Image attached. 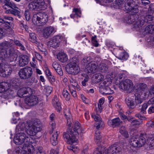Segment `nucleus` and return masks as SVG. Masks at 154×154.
<instances>
[{"mask_svg": "<svg viewBox=\"0 0 154 154\" xmlns=\"http://www.w3.org/2000/svg\"><path fill=\"white\" fill-rule=\"evenodd\" d=\"M64 113L68 129L66 132L63 133V138L67 143L72 144L77 141L79 135L83 133L84 131L78 121L75 122L73 129H71L70 128L72 127L73 122L71 114L69 110L67 109L65 110Z\"/></svg>", "mask_w": 154, "mask_h": 154, "instance_id": "obj_1", "label": "nucleus"}, {"mask_svg": "<svg viewBox=\"0 0 154 154\" xmlns=\"http://www.w3.org/2000/svg\"><path fill=\"white\" fill-rule=\"evenodd\" d=\"M31 138L26 136L25 133L20 132L16 134L14 140L17 145H20L24 143L22 148L21 152L22 154H33L35 151L34 148L32 145L33 142L30 140Z\"/></svg>", "mask_w": 154, "mask_h": 154, "instance_id": "obj_2", "label": "nucleus"}, {"mask_svg": "<svg viewBox=\"0 0 154 154\" xmlns=\"http://www.w3.org/2000/svg\"><path fill=\"white\" fill-rule=\"evenodd\" d=\"M126 0H116V4L118 6V8L123 9L128 11L130 14L134 15L137 13L139 10L138 5L135 4L134 2H126Z\"/></svg>", "mask_w": 154, "mask_h": 154, "instance_id": "obj_3", "label": "nucleus"}, {"mask_svg": "<svg viewBox=\"0 0 154 154\" xmlns=\"http://www.w3.org/2000/svg\"><path fill=\"white\" fill-rule=\"evenodd\" d=\"M26 125H27L28 128L26 130V132L29 135L27 136H29L31 138H32L30 136H35L38 132L40 131L41 129V122L38 119L34 120L30 122L29 123H27ZM32 140V138L30 139V140Z\"/></svg>", "mask_w": 154, "mask_h": 154, "instance_id": "obj_4", "label": "nucleus"}, {"mask_svg": "<svg viewBox=\"0 0 154 154\" xmlns=\"http://www.w3.org/2000/svg\"><path fill=\"white\" fill-rule=\"evenodd\" d=\"M79 65V60L76 57L72 58L70 60L69 63L67 65V72L73 75L77 74L80 70Z\"/></svg>", "mask_w": 154, "mask_h": 154, "instance_id": "obj_5", "label": "nucleus"}, {"mask_svg": "<svg viewBox=\"0 0 154 154\" xmlns=\"http://www.w3.org/2000/svg\"><path fill=\"white\" fill-rule=\"evenodd\" d=\"M48 20V17L45 13L39 12L34 14L32 18L33 23L40 26L45 24Z\"/></svg>", "mask_w": 154, "mask_h": 154, "instance_id": "obj_6", "label": "nucleus"}, {"mask_svg": "<svg viewBox=\"0 0 154 154\" xmlns=\"http://www.w3.org/2000/svg\"><path fill=\"white\" fill-rule=\"evenodd\" d=\"M0 58V76L4 77H7L10 75L12 72V65L5 64Z\"/></svg>", "mask_w": 154, "mask_h": 154, "instance_id": "obj_7", "label": "nucleus"}, {"mask_svg": "<svg viewBox=\"0 0 154 154\" xmlns=\"http://www.w3.org/2000/svg\"><path fill=\"white\" fill-rule=\"evenodd\" d=\"M146 134H141L140 140L143 141L140 142L138 139L137 136H134L130 139V144L134 147H140L144 145L146 143Z\"/></svg>", "mask_w": 154, "mask_h": 154, "instance_id": "obj_8", "label": "nucleus"}, {"mask_svg": "<svg viewBox=\"0 0 154 154\" xmlns=\"http://www.w3.org/2000/svg\"><path fill=\"white\" fill-rule=\"evenodd\" d=\"M119 86L120 89L129 92L133 90L134 87L132 81L128 79L120 82Z\"/></svg>", "mask_w": 154, "mask_h": 154, "instance_id": "obj_9", "label": "nucleus"}, {"mask_svg": "<svg viewBox=\"0 0 154 154\" xmlns=\"http://www.w3.org/2000/svg\"><path fill=\"white\" fill-rule=\"evenodd\" d=\"M63 40L65 42H66L65 38L63 36H56L47 42V45L48 47H52L54 48H55L59 46L60 42Z\"/></svg>", "mask_w": 154, "mask_h": 154, "instance_id": "obj_10", "label": "nucleus"}, {"mask_svg": "<svg viewBox=\"0 0 154 154\" xmlns=\"http://www.w3.org/2000/svg\"><path fill=\"white\" fill-rule=\"evenodd\" d=\"M18 73L20 78L25 79L31 77L33 73V71L30 67L26 66L21 69Z\"/></svg>", "mask_w": 154, "mask_h": 154, "instance_id": "obj_11", "label": "nucleus"}, {"mask_svg": "<svg viewBox=\"0 0 154 154\" xmlns=\"http://www.w3.org/2000/svg\"><path fill=\"white\" fill-rule=\"evenodd\" d=\"M16 55L14 50L11 49L2 51V52L0 53V58L2 60V58L5 60L8 59L11 61L13 60L15 57Z\"/></svg>", "mask_w": 154, "mask_h": 154, "instance_id": "obj_12", "label": "nucleus"}, {"mask_svg": "<svg viewBox=\"0 0 154 154\" xmlns=\"http://www.w3.org/2000/svg\"><path fill=\"white\" fill-rule=\"evenodd\" d=\"M40 101L38 97L35 95L27 97L25 99L26 104L29 106H33L37 104Z\"/></svg>", "mask_w": 154, "mask_h": 154, "instance_id": "obj_13", "label": "nucleus"}, {"mask_svg": "<svg viewBox=\"0 0 154 154\" xmlns=\"http://www.w3.org/2000/svg\"><path fill=\"white\" fill-rule=\"evenodd\" d=\"M121 150V148L119 146L114 144L106 149H105V154H117Z\"/></svg>", "mask_w": 154, "mask_h": 154, "instance_id": "obj_14", "label": "nucleus"}, {"mask_svg": "<svg viewBox=\"0 0 154 154\" xmlns=\"http://www.w3.org/2000/svg\"><path fill=\"white\" fill-rule=\"evenodd\" d=\"M96 62H91L86 65L85 71L88 73H94L98 70Z\"/></svg>", "mask_w": 154, "mask_h": 154, "instance_id": "obj_15", "label": "nucleus"}, {"mask_svg": "<svg viewBox=\"0 0 154 154\" xmlns=\"http://www.w3.org/2000/svg\"><path fill=\"white\" fill-rule=\"evenodd\" d=\"M33 93L32 89L29 87H24L20 88L18 91L17 94L20 97H23L24 94L31 95Z\"/></svg>", "mask_w": 154, "mask_h": 154, "instance_id": "obj_16", "label": "nucleus"}, {"mask_svg": "<svg viewBox=\"0 0 154 154\" xmlns=\"http://www.w3.org/2000/svg\"><path fill=\"white\" fill-rule=\"evenodd\" d=\"M54 31V28L51 26L44 28L43 30V37L46 38H48L53 34Z\"/></svg>", "mask_w": 154, "mask_h": 154, "instance_id": "obj_17", "label": "nucleus"}, {"mask_svg": "<svg viewBox=\"0 0 154 154\" xmlns=\"http://www.w3.org/2000/svg\"><path fill=\"white\" fill-rule=\"evenodd\" d=\"M28 57L26 55L20 56L18 60V64L20 66H24L26 65L29 62Z\"/></svg>", "mask_w": 154, "mask_h": 154, "instance_id": "obj_18", "label": "nucleus"}, {"mask_svg": "<svg viewBox=\"0 0 154 154\" xmlns=\"http://www.w3.org/2000/svg\"><path fill=\"white\" fill-rule=\"evenodd\" d=\"M57 58L59 61L63 63L66 62L68 60L67 55L63 52H60L58 54Z\"/></svg>", "mask_w": 154, "mask_h": 154, "instance_id": "obj_19", "label": "nucleus"}, {"mask_svg": "<svg viewBox=\"0 0 154 154\" xmlns=\"http://www.w3.org/2000/svg\"><path fill=\"white\" fill-rule=\"evenodd\" d=\"M121 122L119 118H115L112 120H109L108 121V124L109 126L112 127H115L119 126Z\"/></svg>", "mask_w": 154, "mask_h": 154, "instance_id": "obj_20", "label": "nucleus"}, {"mask_svg": "<svg viewBox=\"0 0 154 154\" xmlns=\"http://www.w3.org/2000/svg\"><path fill=\"white\" fill-rule=\"evenodd\" d=\"M52 104L58 112H60L61 109L60 104L56 96H54L52 100Z\"/></svg>", "mask_w": 154, "mask_h": 154, "instance_id": "obj_21", "label": "nucleus"}, {"mask_svg": "<svg viewBox=\"0 0 154 154\" xmlns=\"http://www.w3.org/2000/svg\"><path fill=\"white\" fill-rule=\"evenodd\" d=\"M52 66L58 74L60 76L63 75V72L61 66L58 63L54 62L53 63Z\"/></svg>", "mask_w": 154, "mask_h": 154, "instance_id": "obj_22", "label": "nucleus"}, {"mask_svg": "<svg viewBox=\"0 0 154 154\" xmlns=\"http://www.w3.org/2000/svg\"><path fill=\"white\" fill-rule=\"evenodd\" d=\"M11 46V44L10 42L5 41L2 43L0 45V53L2 51L8 50Z\"/></svg>", "mask_w": 154, "mask_h": 154, "instance_id": "obj_23", "label": "nucleus"}, {"mask_svg": "<svg viewBox=\"0 0 154 154\" xmlns=\"http://www.w3.org/2000/svg\"><path fill=\"white\" fill-rule=\"evenodd\" d=\"M92 117L94 119L96 122V125H98L96 126V128L97 129H99L101 126V125L103 124V122L101 121V119L100 116L98 114H96V115H92Z\"/></svg>", "mask_w": 154, "mask_h": 154, "instance_id": "obj_24", "label": "nucleus"}, {"mask_svg": "<svg viewBox=\"0 0 154 154\" xmlns=\"http://www.w3.org/2000/svg\"><path fill=\"white\" fill-rule=\"evenodd\" d=\"M147 146V147L150 149L154 148V138L153 137H149L145 143Z\"/></svg>", "mask_w": 154, "mask_h": 154, "instance_id": "obj_25", "label": "nucleus"}, {"mask_svg": "<svg viewBox=\"0 0 154 154\" xmlns=\"http://www.w3.org/2000/svg\"><path fill=\"white\" fill-rule=\"evenodd\" d=\"M57 132V131L54 132L50 138V142L52 145L54 146H56L58 143Z\"/></svg>", "mask_w": 154, "mask_h": 154, "instance_id": "obj_26", "label": "nucleus"}, {"mask_svg": "<svg viewBox=\"0 0 154 154\" xmlns=\"http://www.w3.org/2000/svg\"><path fill=\"white\" fill-rule=\"evenodd\" d=\"M126 103L128 106L130 108H134L135 104L134 99L132 98H127L126 99Z\"/></svg>", "mask_w": 154, "mask_h": 154, "instance_id": "obj_27", "label": "nucleus"}, {"mask_svg": "<svg viewBox=\"0 0 154 154\" xmlns=\"http://www.w3.org/2000/svg\"><path fill=\"white\" fill-rule=\"evenodd\" d=\"M9 88V84L7 82L0 83V93L3 92Z\"/></svg>", "mask_w": 154, "mask_h": 154, "instance_id": "obj_28", "label": "nucleus"}, {"mask_svg": "<svg viewBox=\"0 0 154 154\" xmlns=\"http://www.w3.org/2000/svg\"><path fill=\"white\" fill-rule=\"evenodd\" d=\"M146 85L144 83H140L137 85V92L139 93L144 92L148 89Z\"/></svg>", "mask_w": 154, "mask_h": 154, "instance_id": "obj_29", "label": "nucleus"}, {"mask_svg": "<svg viewBox=\"0 0 154 154\" xmlns=\"http://www.w3.org/2000/svg\"><path fill=\"white\" fill-rule=\"evenodd\" d=\"M4 92L3 96L5 99H8L12 97L14 93L13 91L8 89Z\"/></svg>", "mask_w": 154, "mask_h": 154, "instance_id": "obj_30", "label": "nucleus"}, {"mask_svg": "<svg viewBox=\"0 0 154 154\" xmlns=\"http://www.w3.org/2000/svg\"><path fill=\"white\" fill-rule=\"evenodd\" d=\"M94 140L97 143H99L102 142L101 136L100 131H96L95 133Z\"/></svg>", "mask_w": 154, "mask_h": 154, "instance_id": "obj_31", "label": "nucleus"}, {"mask_svg": "<svg viewBox=\"0 0 154 154\" xmlns=\"http://www.w3.org/2000/svg\"><path fill=\"white\" fill-rule=\"evenodd\" d=\"M37 7L35 1H34L29 3L28 6L29 9L31 11L37 10L38 9Z\"/></svg>", "mask_w": 154, "mask_h": 154, "instance_id": "obj_32", "label": "nucleus"}, {"mask_svg": "<svg viewBox=\"0 0 154 154\" xmlns=\"http://www.w3.org/2000/svg\"><path fill=\"white\" fill-rule=\"evenodd\" d=\"M0 23H2V25L4 27V28L5 30L9 29L10 27V22L8 21L4 20L3 19H1L0 17Z\"/></svg>", "mask_w": 154, "mask_h": 154, "instance_id": "obj_33", "label": "nucleus"}, {"mask_svg": "<svg viewBox=\"0 0 154 154\" xmlns=\"http://www.w3.org/2000/svg\"><path fill=\"white\" fill-rule=\"evenodd\" d=\"M108 86V85L105 82H101L100 83V91L103 94H103V92L104 91L107 90L106 88Z\"/></svg>", "mask_w": 154, "mask_h": 154, "instance_id": "obj_34", "label": "nucleus"}, {"mask_svg": "<svg viewBox=\"0 0 154 154\" xmlns=\"http://www.w3.org/2000/svg\"><path fill=\"white\" fill-rule=\"evenodd\" d=\"M119 132L125 137L128 138L129 137V134L124 126H122L120 127Z\"/></svg>", "mask_w": 154, "mask_h": 154, "instance_id": "obj_35", "label": "nucleus"}, {"mask_svg": "<svg viewBox=\"0 0 154 154\" xmlns=\"http://www.w3.org/2000/svg\"><path fill=\"white\" fill-rule=\"evenodd\" d=\"M29 123V122H27L26 123H19L16 127V129L22 131L23 130L24 128H26V130L27 128V125H26L27 123Z\"/></svg>", "mask_w": 154, "mask_h": 154, "instance_id": "obj_36", "label": "nucleus"}, {"mask_svg": "<svg viewBox=\"0 0 154 154\" xmlns=\"http://www.w3.org/2000/svg\"><path fill=\"white\" fill-rule=\"evenodd\" d=\"M98 70L102 72L106 71L108 69V67L105 64L103 63H101L99 65L97 68Z\"/></svg>", "mask_w": 154, "mask_h": 154, "instance_id": "obj_37", "label": "nucleus"}, {"mask_svg": "<svg viewBox=\"0 0 154 154\" xmlns=\"http://www.w3.org/2000/svg\"><path fill=\"white\" fill-rule=\"evenodd\" d=\"M145 31L146 33H152L154 31V25L151 24L147 26L145 28Z\"/></svg>", "mask_w": 154, "mask_h": 154, "instance_id": "obj_38", "label": "nucleus"}, {"mask_svg": "<svg viewBox=\"0 0 154 154\" xmlns=\"http://www.w3.org/2000/svg\"><path fill=\"white\" fill-rule=\"evenodd\" d=\"M95 81L96 82H99L102 80L104 78V76L98 73L94 75Z\"/></svg>", "mask_w": 154, "mask_h": 154, "instance_id": "obj_39", "label": "nucleus"}, {"mask_svg": "<svg viewBox=\"0 0 154 154\" xmlns=\"http://www.w3.org/2000/svg\"><path fill=\"white\" fill-rule=\"evenodd\" d=\"M94 154H105V148L99 147L94 151Z\"/></svg>", "mask_w": 154, "mask_h": 154, "instance_id": "obj_40", "label": "nucleus"}, {"mask_svg": "<svg viewBox=\"0 0 154 154\" xmlns=\"http://www.w3.org/2000/svg\"><path fill=\"white\" fill-rule=\"evenodd\" d=\"M128 55L125 52H122L120 53L117 57L119 60H125L128 59Z\"/></svg>", "mask_w": 154, "mask_h": 154, "instance_id": "obj_41", "label": "nucleus"}, {"mask_svg": "<svg viewBox=\"0 0 154 154\" xmlns=\"http://www.w3.org/2000/svg\"><path fill=\"white\" fill-rule=\"evenodd\" d=\"M140 94H137V95H135V99H134L135 105L141 103L143 102L142 99L140 96Z\"/></svg>", "mask_w": 154, "mask_h": 154, "instance_id": "obj_42", "label": "nucleus"}, {"mask_svg": "<svg viewBox=\"0 0 154 154\" xmlns=\"http://www.w3.org/2000/svg\"><path fill=\"white\" fill-rule=\"evenodd\" d=\"M62 94L66 100L68 101L70 100V95L66 90L64 89L63 90Z\"/></svg>", "mask_w": 154, "mask_h": 154, "instance_id": "obj_43", "label": "nucleus"}, {"mask_svg": "<svg viewBox=\"0 0 154 154\" xmlns=\"http://www.w3.org/2000/svg\"><path fill=\"white\" fill-rule=\"evenodd\" d=\"M141 97L143 99H146L149 97L150 94L149 91L147 90L145 91L144 92H143L141 93Z\"/></svg>", "mask_w": 154, "mask_h": 154, "instance_id": "obj_44", "label": "nucleus"}, {"mask_svg": "<svg viewBox=\"0 0 154 154\" xmlns=\"http://www.w3.org/2000/svg\"><path fill=\"white\" fill-rule=\"evenodd\" d=\"M5 5L7 6L9 8H10L13 9L17 8V7L15 4L13 2L9 1L5 2Z\"/></svg>", "mask_w": 154, "mask_h": 154, "instance_id": "obj_45", "label": "nucleus"}, {"mask_svg": "<svg viewBox=\"0 0 154 154\" xmlns=\"http://www.w3.org/2000/svg\"><path fill=\"white\" fill-rule=\"evenodd\" d=\"M144 23V22L143 20H139L134 24V27L135 28L141 27L143 25Z\"/></svg>", "mask_w": 154, "mask_h": 154, "instance_id": "obj_46", "label": "nucleus"}, {"mask_svg": "<svg viewBox=\"0 0 154 154\" xmlns=\"http://www.w3.org/2000/svg\"><path fill=\"white\" fill-rule=\"evenodd\" d=\"M35 2L38 6V9L41 8L42 6L45 5V2L44 0H37Z\"/></svg>", "mask_w": 154, "mask_h": 154, "instance_id": "obj_47", "label": "nucleus"}, {"mask_svg": "<svg viewBox=\"0 0 154 154\" xmlns=\"http://www.w3.org/2000/svg\"><path fill=\"white\" fill-rule=\"evenodd\" d=\"M30 38L29 40L32 42L35 43L36 41V38L35 35L33 33H30L29 34Z\"/></svg>", "mask_w": 154, "mask_h": 154, "instance_id": "obj_48", "label": "nucleus"}, {"mask_svg": "<svg viewBox=\"0 0 154 154\" xmlns=\"http://www.w3.org/2000/svg\"><path fill=\"white\" fill-rule=\"evenodd\" d=\"M148 106L147 103H145L141 106L140 109V112L142 113L145 114L146 112V110Z\"/></svg>", "mask_w": 154, "mask_h": 154, "instance_id": "obj_49", "label": "nucleus"}, {"mask_svg": "<svg viewBox=\"0 0 154 154\" xmlns=\"http://www.w3.org/2000/svg\"><path fill=\"white\" fill-rule=\"evenodd\" d=\"M14 43L15 45L18 46L22 50H24L25 49V47L23 44L18 40H16L14 42Z\"/></svg>", "mask_w": 154, "mask_h": 154, "instance_id": "obj_50", "label": "nucleus"}, {"mask_svg": "<svg viewBox=\"0 0 154 154\" xmlns=\"http://www.w3.org/2000/svg\"><path fill=\"white\" fill-rule=\"evenodd\" d=\"M70 83L74 87H76L78 88V85L76 81L73 78H71L70 80Z\"/></svg>", "mask_w": 154, "mask_h": 154, "instance_id": "obj_51", "label": "nucleus"}, {"mask_svg": "<svg viewBox=\"0 0 154 154\" xmlns=\"http://www.w3.org/2000/svg\"><path fill=\"white\" fill-rule=\"evenodd\" d=\"M10 13L15 16L18 17H20V12L17 10L14 9L11 10L10 11Z\"/></svg>", "mask_w": 154, "mask_h": 154, "instance_id": "obj_52", "label": "nucleus"}, {"mask_svg": "<svg viewBox=\"0 0 154 154\" xmlns=\"http://www.w3.org/2000/svg\"><path fill=\"white\" fill-rule=\"evenodd\" d=\"M97 36L95 35L94 36L92 37L91 41L92 43L95 47H97L98 46V44L96 40Z\"/></svg>", "mask_w": 154, "mask_h": 154, "instance_id": "obj_53", "label": "nucleus"}, {"mask_svg": "<svg viewBox=\"0 0 154 154\" xmlns=\"http://www.w3.org/2000/svg\"><path fill=\"white\" fill-rule=\"evenodd\" d=\"M44 91L48 94H50L52 91V88L49 86H45Z\"/></svg>", "mask_w": 154, "mask_h": 154, "instance_id": "obj_54", "label": "nucleus"}, {"mask_svg": "<svg viewBox=\"0 0 154 154\" xmlns=\"http://www.w3.org/2000/svg\"><path fill=\"white\" fill-rule=\"evenodd\" d=\"M107 90L104 92H103V94H113L114 91L112 90L108 86L106 88Z\"/></svg>", "mask_w": 154, "mask_h": 154, "instance_id": "obj_55", "label": "nucleus"}, {"mask_svg": "<svg viewBox=\"0 0 154 154\" xmlns=\"http://www.w3.org/2000/svg\"><path fill=\"white\" fill-rule=\"evenodd\" d=\"M73 12H75L76 15L80 17V15L81 14V11L79 9L77 8H74L73 9Z\"/></svg>", "mask_w": 154, "mask_h": 154, "instance_id": "obj_56", "label": "nucleus"}, {"mask_svg": "<svg viewBox=\"0 0 154 154\" xmlns=\"http://www.w3.org/2000/svg\"><path fill=\"white\" fill-rule=\"evenodd\" d=\"M142 121H137V120H134L132 121L131 122V125H140L142 124Z\"/></svg>", "mask_w": 154, "mask_h": 154, "instance_id": "obj_57", "label": "nucleus"}, {"mask_svg": "<svg viewBox=\"0 0 154 154\" xmlns=\"http://www.w3.org/2000/svg\"><path fill=\"white\" fill-rule=\"evenodd\" d=\"M152 20V15H147L145 17V22L150 23V21Z\"/></svg>", "mask_w": 154, "mask_h": 154, "instance_id": "obj_58", "label": "nucleus"}, {"mask_svg": "<svg viewBox=\"0 0 154 154\" xmlns=\"http://www.w3.org/2000/svg\"><path fill=\"white\" fill-rule=\"evenodd\" d=\"M91 58L90 57H85L84 59L83 62L85 63H87L88 64L89 63H90L91 62H93L92 61Z\"/></svg>", "mask_w": 154, "mask_h": 154, "instance_id": "obj_59", "label": "nucleus"}, {"mask_svg": "<svg viewBox=\"0 0 154 154\" xmlns=\"http://www.w3.org/2000/svg\"><path fill=\"white\" fill-rule=\"evenodd\" d=\"M29 82L30 83H36L37 82V80L35 77L33 76L29 79Z\"/></svg>", "mask_w": 154, "mask_h": 154, "instance_id": "obj_60", "label": "nucleus"}, {"mask_svg": "<svg viewBox=\"0 0 154 154\" xmlns=\"http://www.w3.org/2000/svg\"><path fill=\"white\" fill-rule=\"evenodd\" d=\"M89 77L88 75H86L84 80L82 82V84L83 86H85L86 85L87 82L89 79Z\"/></svg>", "mask_w": 154, "mask_h": 154, "instance_id": "obj_61", "label": "nucleus"}, {"mask_svg": "<svg viewBox=\"0 0 154 154\" xmlns=\"http://www.w3.org/2000/svg\"><path fill=\"white\" fill-rule=\"evenodd\" d=\"M35 55L37 59L40 61L42 60V56L40 54L37 52H35Z\"/></svg>", "mask_w": 154, "mask_h": 154, "instance_id": "obj_62", "label": "nucleus"}, {"mask_svg": "<svg viewBox=\"0 0 154 154\" xmlns=\"http://www.w3.org/2000/svg\"><path fill=\"white\" fill-rule=\"evenodd\" d=\"M147 127L151 128L154 127V121H149L147 122L146 124Z\"/></svg>", "mask_w": 154, "mask_h": 154, "instance_id": "obj_63", "label": "nucleus"}, {"mask_svg": "<svg viewBox=\"0 0 154 154\" xmlns=\"http://www.w3.org/2000/svg\"><path fill=\"white\" fill-rule=\"evenodd\" d=\"M6 33L5 29L0 28V38H1Z\"/></svg>", "mask_w": 154, "mask_h": 154, "instance_id": "obj_64", "label": "nucleus"}]
</instances>
